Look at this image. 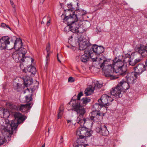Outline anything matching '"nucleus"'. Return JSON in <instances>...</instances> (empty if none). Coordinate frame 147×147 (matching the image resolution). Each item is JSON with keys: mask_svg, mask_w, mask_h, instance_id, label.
<instances>
[{"mask_svg": "<svg viewBox=\"0 0 147 147\" xmlns=\"http://www.w3.org/2000/svg\"><path fill=\"white\" fill-rule=\"evenodd\" d=\"M83 95V92H80L78 94L77 100H72L69 103V104L72 102V107L74 109V110L77 112L78 117L77 119V122L80 124L81 126H83L86 121V119L84 117V115L86 113L84 108L81 106L80 103L78 102V100H80V97Z\"/></svg>", "mask_w": 147, "mask_h": 147, "instance_id": "f257e3e1", "label": "nucleus"}, {"mask_svg": "<svg viewBox=\"0 0 147 147\" xmlns=\"http://www.w3.org/2000/svg\"><path fill=\"white\" fill-rule=\"evenodd\" d=\"M18 121L17 120L9 121L8 119H3L1 121V131L4 134H12L16 129Z\"/></svg>", "mask_w": 147, "mask_h": 147, "instance_id": "f03ea898", "label": "nucleus"}, {"mask_svg": "<svg viewBox=\"0 0 147 147\" xmlns=\"http://www.w3.org/2000/svg\"><path fill=\"white\" fill-rule=\"evenodd\" d=\"M108 69L109 70V72L110 73L118 74V75H120L122 76H124L127 74V69L126 66H123L122 67L117 68L115 69V67H113L111 65H108Z\"/></svg>", "mask_w": 147, "mask_h": 147, "instance_id": "7ed1b4c3", "label": "nucleus"}, {"mask_svg": "<svg viewBox=\"0 0 147 147\" xmlns=\"http://www.w3.org/2000/svg\"><path fill=\"white\" fill-rule=\"evenodd\" d=\"M90 57L92 59L93 61H97V58L93 57L88 49H87L84 51V54L81 56L80 60L82 62L85 63L89 60Z\"/></svg>", "mask_w": 147, "mask_h": 147, "instance_id": "20e7f679", "label": "nucleus"}, {"mask_svg": "<svg viewBox=\"0 0 147 147\" xmlns=\"http://www.w3.org/2000/svg\"><path fill=\"white\" fill-rule=\"evenodd\" d=\"M76 134L82 138L89 137L91 136L90 130L85 127H79L76 131Z\"/></svg>", "mask_w": 147, "mask_h": 147, "instance_id": "39448f33", "label": "nucleus"}, {"mask_svg": "<svg viewBox=\"0 0 147 147\" xmlns=\"http://www.w3.org/2000/svg\"><path fill=\"white\" fill-rule=\"evenodd\" d=\"M90 53L92 55L94 53L99 55L103 52L104 49L103 47L96 45H94L91 48H88V49Z\"/></svg>", "mask_w": 147, "mask_h": 147, "instance_id": "423d86ee", "label": "nucleus"}, {"mask_svg": "<svg viewBox=\"0 0 147 147\" xmlns=\"http://www.w3.org/2000/svg\"><path fill=\"white\" fill-rule=\"evenodd\" d=\"M63 22L70 25L76 21H78L77 15L73 14L69 16H65L63 19Z\"/></svg>", "mask_w": 147, "mask_h": 147, "instance_id": "0eeeda50", "label": "nucleus"}, {"mask_svg": "<svg viewBox=\"0 0 147 147\" xmlns=\"http://www.w3.org/2000/svg\"><path fill=\"white\" fill-rule=\"evenodd\" d=\"M22 56V54L20 53L18 51L13 52L12 55V57L15 61L20 63V67L21 65H23L22 63L24 61V59Z\"/></svg>", "mask_w": 147, "mask_h": 147, "instance_id": "6e6552de", "label": "nucleus"}, {"mask_svg": "<svg viewBox=\"0 0 147 147\" xmlns=\"http://www.w3.org/2000/svg\"><path fill=\"white\" fill-rule=\"evenodd\" d=\"M135 50L137 52L140 54L142 56H147V46L141 44L138 45L136 47Z\"/></svg>", "mask_w": 147, "mask_h": 147, "instance_id": "1a4fd4ad", "label": "nucleus"}, {"mask_svg": "<svg viewBox=\"0 0 147 147\" xmlns=\"http://www.w3.org/2000/svg\"><path fill=\"white\" fill-rule=\"evenodd\" d=\"M113 100V99L107 94H103L100 98V101H102V105L106 107L111 104V102Z\"/></svg>", "mask_w": 147, "mask_h": 147, "instance_id": "9d476101", "label": "nucleus"}, {"mask_svg": "<svg viewBox=\"0 0 147 147\" xmlns=\"http://www.w3.org/2000/svg\"><path fill=\"white\" fill-rule=\"evenodd\" d=\"M146 66L142 63H140L134 67L133 69L136 73V75H139L146 70Z\"/></svg>", "mask_w": 147, "mask_h": 147, "instance_id": "9b49d317", "label": "nucleus"}, {"mask_svg": "<svg viewBox=\"0 0 147 147\" xmlns=\"http://www.w3.org/2000/svg\"><path fill=\"white\" fill-rule=\"evenodd\" d=\"M9 38L8 36H5L0 38V49H5L9 45Z\"/></svg>", "mask_w": 147, "mask_h": 147, "instance_id": "f8f14e48", "label": "nucleus"}, {"mask_svg": "<svg viewBox=\"0 0 147 147\" xmlns=\"http://www.w3.org/2000/svg\"><path fill=\"white\" fill-rule=\"evenodd\" d=\"M137 78L136 73L133 72L127 74L125 77L126 81L130 84L136 82Z\"/></svg>", "mask_w": 147, "mask_h": 147, "instance_id": "ddd939ff", "label": "nucleus"}, {"mask_svg": "<svg viewBox=\"0 0 147 147\" xmlns=\"http://www.w3.org/2000/svg\"><path fill=\"white\" fill-rule=\"evenodd\" d=\"M9 44L7 46V47L6 49H11L14 48L16 50H19V49L22 47V40L20 38H17L14 42L13 47H9Z\"/></svg>", "mask_w": 147, "mask_h": 147, "instance_id": "4468645a", "label": "nucleus"}, {"mask_svg": "<svg viewBox=\"0 0 147 147\" xmlns=\"http://www.w3.org/2000/svg\"><path fill=\"white\" fill-rule=\"evenodd\" d=\"M121 88L119 86V85H118L116 88H113L112 90L111 91V95L113 96L120 97L122 96V95L121 94Z\"/></svg>", "mask_w": 147, "mask_h": 147, "instance_id": "2eb2a0df", "label": "nucleus"}, {"mask_svg": "<svg viewBox=\"0 0 147 147\" xmlns=\"http://www.w3.org/2000/svg\"><path fill=\"white\" fill-rule=\"evenodd\" d=\"M96 130L97 132L99 133L100 134L104 136H107L109 134L107 127L105 125L96 127Z\"/></svg>", "mask_w": 147, "mask_h": 147, "instance_id": "dca6fc26", "label": "nucleus"}, {"mask_svg": "<svg viewBox=\"0 0 147 147\" xmlns=\"http://www.w3.org/2000/svg\"><path fill=\"white\" fill-rule=\"evenodd\" d=\"M79 49L80 50H83L85 49L86 50L88 48H90L89 47L90 44L88 42L84 40H83L80 41L79 43Z\"/></svg>", "mask_w": 147, "mask_h": 147, "instance_id": "f3484780", "label": "nucleus"}, {"mask_svg": "<svg viewBox=\"0 0 147 147\" xmlns=\"http://www.w3.org/2000/svg\"><path fill=\"white\" fill-rule=\"evenodd\" d=\"M3 136H0V145H2L4 143L9 141L11 139V135H9L7 134H2Z\"/></svg>", "mask_w": 147, "mask_h": 147, "instance_id": "a211bd4d", "label": "nucleus"}, {"mask_svg": "<svg viewBox=\"0 0 147 147\" xmlns=\"http://www.w3.org/2000/svg\"><path fill=\"white\" fill-rule=\"evenodd\" d=\"M10 115L9 112L7 110H5L2 108H0V117L1 118H7Z\"/></svg>", "mask_w": 147, "mask_h": 147, "instance_id": "6ab92c4d", "label": "nucleus"}, {"mask_svg": "<svg viewBox=\"0 0 147 147\" xmlns=\"http://www.w3.org/2000/svg\"><path fill=\"white\" fill-rule=\"evenodd\" d=\"M24 84L26 87H28L32 85L33 81L32 78L28 76L24 78Z\"/></svg>", "mask_w": 147, "mask_h": 147, "instance_id": "aec40b11", "label": "nucleus"}, {"mask_svg": "<svg viewBox=\"0 0 147 147\" xmlns=\"http://www.w3.org/2000/svg\"><path fill=\"white\" fill-rule=\"evenodd\" d=\"M13 116L15 118L14 120H17L18 121L17 125L19 123V120H20L22 121H24L25 119L23 116L22 115L19 113L15 112L13 113Z\"/></svg>", "mask_w": 147, "mask_h": 147, "instance_id": "412c9836", "label": "nucleus"}, {"mask_svg": "<svg viewBox=\"0 0 147 147\" xmlns=\"http://www.w3.org/2000/svg\"><path fill=\"white\" fill-rule=\"evenodd\" d=\"M124 60L122 57H115L113 60V64L111 65L112 66V67H115L116 66V63L120 64L121 62H123Z\"/></svg>", "mask_w": 147, "mask_h": 147, "instance_id": "4be33fe9", "label": "nucleus"}, {"mask_svg": "<svg viewBox=\"0 0 147 147\" xmlns=\"http://www.w3.org/2000/svg\"><path fill=\"white\" fill-rule=\"evenodd\" d=\"M31 104L30 103H28L25 105H21L19 109L20 111L23 112H25L27 110V109L31 107L30 106Z\"/></svg>", "mask_w": 147, "mask_h": 147, "instance_id": "5701e85b", "label": "nucleus"}, {"mask_svg": "<svg viewBox=\"0 0 147 147\" xmlns=\"http://www.w3.org/2000/svg\"><path fill=\"white\" fill-rule=\"evenodd\" d=\"M70 26L71 28V31L73 33L76 32V30H77L78 28L79 27V23L77 21H76V22L72 23Z\"/></svg>", "mask_w": 147, "mask_h": 147, "instance_id": "b1692460", "label": "nucleus"}, {"mask_svg": "<svg viewBox=\"0 0 147 147\" xmlns=\"http://www.w3.org/2000/svg\"><path fill=\"white\" fill-rule=\"evenodd\" d=\"M129 83L127 81H122L120 82L119 86L122 88V90L123 89L124 90H127L129 88Z\"/></svg>", "mask_w": 147, "mask_h": 147, "instance_id": "393cba45", "label": "nucleus"}, {"mask_svg": "<svg viewBox=\"0 0 147 147\" xmlns=\"http://www.w3.org/2000/svg\"><path fill=\"white\" fill-rule=\"evenodd\" d=\"M84 138L82 137V136H79V138H78L76 141V143L77 144L76 145L78 146H85L84 143L85 141V140Z\"/></svg>", "mask_w": 147, "mask_h": 147, "instance_id": "a878e982", "label": "nucleus"}, {"mask_svg": "<svg viewBox=\"0 0 147 147\" xmlns=\"http://www.w3.org/2000/svg\"><path fill=\"white\" fill-rule=\"evenodd\" d=\"M94 90L92 86H89L85 90L84 92L86 96H88L91 94Z\"/></svg>", "mask_w": 147, "mask_h": 147, "instance_id": "bb28decb", "label": "nucleus"}, {"mask_svg": "<svg viewBox=\"0 0 147 147\" xmlns=\"http://www.w3.org/2000/svg\"><path fill=\"white\" fill-rule=\"evenodd\" d=\"M27 72H26V70L24 69L23 71L25 72V73L28 72L30 73L31 74H35L36 72V68L34 66H31L28 67L27 69Z\"/></svg>", "mask_w": 147, "mask_h": 147, "instance_id": "cd10ccee", "label": "nucleus"}, {"mask_svg": "<svg viewBox=\"0 0 147 147\" xmlns=\"http://www.w3.org/2000/svg\"><path fill=\"white\" fill-rule=\"evenodd\" d=\"M50 44L49 43L47 45L46 47V50L47 52V54L46 56V64L47 65V64L48 63V62L49 60L50 59V57H49V53H50L49 52L50 51Z\"/></svg>", "mask_w": 147, "mask_h": 147, "instance_id": "c85d7f7f", "label": "nucleus"}, {"mask_svg": "<svg viewBox=\"0 0 147 147\" xmlns=\"http://www.w3.org/2000/svg\"><path fill=\"white\" fill-rule=\"evenodd\" d=\"M141 61V59L140 58L136 59L134 60H128V62L129 65L132 66H134L137 64V63Z\"/></svg>", "mask_w": 147, "mask_h": 147, "instance_id": "c756f323", "label": "nucleus"}, {"mask_svg": "<svg viewBox=\"0 0 147 147\" xmlns=\"http://www.w3.org/2000/svg\"><path fill=\"white\" fill-rule=\"evenodd\" d=\"M100 60L99 61L100 63L102 62V63L100 65V67L102 68L105 66V65L108 64V63L109 61V59H100L98 58L97 59V61Z\"/></svg>", "mask_w": 147, "mask_h": 147, "instance_id": "7c9ffc66", "label": "nucleus"}, {"mask_svg": "<svg viewBox=\"0 0 147 147\" xmlns=\"http://www.w3.org/2000/svg\"><path fill=\"white\" fill-rule=\"evenodd\" d=\"M18 51H19L20 53H21L22 54V56L23 57L24 59L26 57H28L27 56H25V55L27 53V51L25 48L23 47H21Z\"/></svg>", "mask_w": 147, "mask_h": 147, "instance_id": "2f4dec72", "label": "nucleus"}, {"mask_svg": "<svg viewBox=\"0 0 147 147\" xmlns=\"http://www.w3.org/2000/svg\"><path fill=\"white\" fill-rule=\"evenodd\" d=\"M6 106L9 109H10L12 111L16 110L17 109V106L11 103H6Z\"/></svg>", "mask_w": 147, "mask_h": 147, "instance_id": "473e14b6", "label": "nucleus"}, {"mask_svg": "<svg viewBox=\"0 0 147 147\" xmlns=\"http://www.w3.org/2000/svg\"><path fill=\"white\" fill-rule=\"evenodd\" d=\"M64 112V107L63 105H61L59 107V112L58 114V118H61Z\"/></svg>", "mask_w": 147, "mask_h": 147, "instance_id": "72a5a7b5", "label": "nucleus"}, {"mask_svg": "<svg viewBox=\"0 0 147 147\" xmlns=\"http://www.w3.org/2000/svg\"><path fill=\"white\" fill-rule=\"evenodd\" d=\"M102 106L98 103L94 104L93 107V109L94 111L98 112L99 110L101 108Z\"/></svg>", "mask_w": 147, "mask_h": 147, "instance_id": "f704fd0d", "label": "nucleus"}, {"mask_svg": "<svg viewBox=\"0 0 147 147\" xmlns=\"http://www.w3.org/2000/svg\"><path fill=\"white\" fill-rule=\"evenodd\" d=\"M90 99L89 98L87 97L83 98L81 100L83 105H86L87 103L90 102Z\"/></svg>", "mask_w": 147, "mask_h": 147, "instance_id": "c9c22d12", "label": "nucleus"}, {"mask_svg": "<svg viewBox=\"0 0 147 147\" xmlns=\"http://www.w3.org/2000/svg\"><path fill=\"white\" fill-rule=\"evenodd\" d=\"M102 86V84H100L98 81H96L95 84L94 86L93 87L94 89L95 90L97 88H101Z\"/></svg>", "mask_w": 147, "mask_h": 147, "instance_id": "e433bc0d", "label": "nucleus"}, {"mask_svg": "<svg viewBox=\"0 0 147 147\" xmlns=\"http://www.w3.org/2000/svg\"><path fill=\"white\" fill-rule=\"evenodd\" d=\"M38 83H37L36 85H34V84H33L31 85V86L30 88V89L31 91L32 92H34L37 88V85H38Z\"/></svg>", "mask_w": 147, "mask_h": 147, "instance_id": "4c0bfd02", "label": "nucleus"}, {"mask_svg": "<svg viewBox=\"0 0 147 147\" xmlns=\"http://www.w3.org/2000/svg\"><path fill=\"white\" fill-rule=\"evenodd\" d=\"M84 30L83 29L82 27L79 26L77 30H76V32L77 33H83L84 32Z\"/></svg>", "mask_w": 147, "mask_h": 147, "instance_id": "58836bf2", "label": "nucleus"}, {"mask_svg": "<svg viewBox=\"0 0 147 147\" xmlns=\"http://www.w3.org/2000/svg\"><path fill=\"white\" fill-rule=\"evenodd\" d=\"M125 65H124V63L123 62H121V63L118 64L117 63H116V66L115 67V69H117V68L122 67L123 66H125Z\"/></svg>", "mask_w": 147, "mask_h": 147, "instance_id": "ea45409f", "label": "nucleus"}, {"mask_svg": "<svg viewBox=\"0 0 147 147\" xmlns=\"http://www.w3.org/2000/svg\"><path fill=\"white\" fill-rule=\"evenodd\" d=\"M13 88L15 89H17L20 87L19 84L15 82H13Z\"/></svg>", "mask_w": 147, "mask_h": 147, "instance_id": "a19ab883", "label": "nucleus"}, {"mask_svg": "<svg viewBox=\"0 0 147 147\" xmlns=\"http://www.w3.org/2000/svg\"><path fill=\"white\" fill-rule=\"evenodd\" d=\"M94 116L95 117V119L96 120V121H98V118L99 117V116L100 115V113L99 112H95L94 113Z\"/></svg>", "mask_w": 147, "mask_h": 147, "instance_id": "79ce46f5", "label": "nucleus"}, {"mask_svg": "<svg viewBox=\"0 0 147 147\" xmlns=\"http://www.w3.org/2000/svg\"><path fill=\"white\" fill-rule=\"evenodd\" d=\"M64 31L67 32L69 31H71V28L70 26L69 25L65 27L64 28Z\"/></svg>", "mask_w": 147, "mask_h": 147, "instance_id": "37998d69", "label": "nucleus"}, {"mask_svg": "<svg viewBox=\"0 0 147 147\" xmlns=\"http://www.w3.org/2000/svg\"><path fill=\"white\" fill-rule=\"evenodd\" d=\"M32 94H31V95L29 97L27 96H25V98H26V102H29L30 101H31L32 99Z\"/></svg>", "mask_w": 147, "mask_h": 147, "instance_id": "c03bdc74", "label": "nucleus"}, {"mask_svg": "<svg viewBox=\"0 0 147 147\" xmlns=\"http://www.w3.org/2000/svg\"><path fill=\"white\" fill-rule=\"evenodd\" d=\"M67 5L69 8L74 10L76 9L74 7L73 5L72 4V3H70L69 4H67Z\"/></svg>", "mask_w": 147, "mask_h": 147, "instance_id": "a18cd8bd", "label": "nucleus"}, {"mask_svg": "<svg viewBox=\"0 0 147 147\" xmlns=\"http://www.w3.org/2000/svg\"><path fill=\"white\" fill-rule=\"evenodd\" d=\"M68 81L69 82H74V80L73 78L72 77H70L68 78Z\"/></svg>", "mask_w": 147, "mask_h": 147, "instance_id": "49530a36", "label": "nucleus"}, {"mask_svg": "<svg viewBox=\"0 0 147 147\" xmlns=\"http://www.w3.org/2000/svg\"><path fill=\"white\" fill-rule=\"evenodd\" d=\"M125 57L126 58H128L129 59L128 60H128H131L130 58H131V56L129 54H126L125 55Z\"/></svg>", "mask_w": 147, "mask_h": 147, "instance_id": "de8ad7c7", "label": "nucleus"}, {"mask_svg": "<svg viewBox=\"0 0 147 147\" xmlns=\"http://www.w3.org/2000/svg\"><path fill=\"white\" fill-rule=\"evenodd\" d=\"M95 117L94 116H91L90 117V119L91 120L93 121H95L96 120V119L95 118Z\"/></svg>", "mask_w": 147, "mask_h": 147, "instance_id": "09e8293b", "label": "nucleus"}, {"mask_svg": "<svg viewBox=\"0 0 147 147\" xmlns=\"http://www.w3.org/2000/svg\"><path fill=\"white\" fill-rule=\"evenodd\" d=\"M100 98L98 100V104H99V105H100L102 106H103V105H102L103 104V103H102V101H100Z\"/></svg>", "mask_w": 147, "mask_h": 147, "instance_id": "8fccbe9b", "label": "nucleus"}, {"mask_svg": "<svg viewBox=\"0 0 147 147\" xmlns=\"http://www.w3.org/2000/svg\"><path fill=\"white\" fill-rule=\"evenodd\" d=\"M48 21L47 22V26H49V25H50V18H49V19L48 18Z\"/></svg>", "mask_w": 147, "mask_h": 147, "instance_id": "3c124183", "label": "nucleus"}, {"mask_svg": "<svg viewBox=\"0 0 147 147\" xmlns=\"http://www.w3.org/2000/svg\"><path fill=\"white\" fill-rule=\"evenodd\" d=\"M1 26L5 28L6 26V24H5L2 23L1 24Z\"/></svg>", "mask_w": 147, "mask_h": 147, "instance_id": "603ef678", "label": "nucleus"}, {"mask_svg": "<svg viewBox=\"0 0 147 147\" xmlns=\"http://www.w3.org/2000/svg\"><path fill=\"white\" fill-rule=\"evenodd\" d=\"M12 7L14 9V11H16V7H15V5H14V4H13V5H11Z\"/></svg>", "mask_w": 147, "mask_h": 147, "instance_id": "864d4df0", "label": "nucleus"}, {"mask_svg": "<svg viewBox=\"0 0 147 147\" xmlns=\"http://www.w3.org/2000/svg\"><path fill=\"white\" fill-rule=\"evenodd\" d=\"M112 76V75L110 74H105L106 76L107 77H110Z\"/></svg>", "mask_w": 147, "mask_h": 147, "instance_id": "5fc2aeb1", "label": "nucleus"}, {"mask_svg": "<svg viewBox=\"0 0 147 147\" xmlns=\"http://www.w3.org/2000/svg\"><path fill=\"white\" fill-rule=\"evenodd\" d=\"M67 123L71 124V120H67Z\"/></svg>", "mask_w": 147, "mask_h": 147, "instance_id": "6e6d98bb", "label": "nucleus"}, {"mask_svg": "<svg viewBox=\"0 0 147 147\" xmlns=\"http://www.w3.org/2000/svg\"><path fill=\"white\" fill-rule=\"evenodd\" d=\"M63 142V138L62 137H61L60 140V143H62Z\"/></svg>", "mask_w": 147, "mask_h": 147, "instance_id": "4d7b16f0", "label": "nucleus"}, {"mask_svg": "<svg viewBox=\"0 0 147 147\" xmlns=\"http://www.w3.org/2000/svg\"><path fill=\"white\" fill-rule=\"evenodd\" d=\"M57 60H58V61L59 62H60V63L61 62V61H60V60H59V58L58 57V54H57Z\"/></svg>", "mask_w": 147, "mask_h": 147, "instance_id": "13d9d810", "label": "nucleus"}, {"mask_svg": "<svg viewBox=\"0 0 147 147\" xmlns=\"http://www.w3.org/2000/svg\"><path fill=\"white\" fill-rule=\"evenodd\" d=\"M45 0H40V3L43 4Z\"/></svg>", "mask_w": 147, "mask_h": 147, "instance_id": "bf43d9fd", "label": "nucleus"}, {"mask_svg": "<svg viewBox=\"0 0 147 147\" xmlns=\"http://www.w3.org/2000/svg\"><path fill=\"white\" fill-rule=\"evenodd\" d=\"M74 147H86L85 146H78L77 145H76V146H74Z\"/></svg>", "mask_w": 147, "mask_h": 147, "instance_id": "052dcab7", "label": "nucleus"}, {"mask_svg": "<svg viewBox=\"0 0 147 147\" xmlns=\"http://www.w3.org/2000/svg\"><path fill=\"white\" fill-rule=\"evenodd\" d=\"M6 28H9L10 30H11V28L9 27L7 25H6V27H5Z\"/></svg>", "mask_w": 147, "mask_h": 147, "instance_id": "680f3d73", "label": "nucleus"}, {"mask_svg": "<svg viewBox=\"0 0 147 147\" xmlns=\"http://www.w3.org/2000/svg\"><path fill=\"white\" fill-rule=\"evenodd\" d=\"M10 1V3H11V5H13L14 4V3L13 2V1L12 0Z\"/></svg>", "mask_w": 147, "mask_h": 147, "instance_id": "e2e57ef3", "label": "nucleus"}, {"mask_svg": "<svg viewBox=\"0 0 147 147\" xmlns=\"http://www.w3.org/2000/svg\"><path fill=\"white\" fill-rule=\"evenodd\" d=\"M45 144L44 143L42 146L41 147H45Z\"/></svg>", "mask_w": 147, "mask_h": 147, "instance_id": "0e129e2a", "label": "nucleus"}, {"mask_svg": "<svg viewBox=\"0 0 147 147\" xmlns=\"http://www.w3.org/2000/svg\"><path fill=\"white\" fill-rule=\"evenodd\" d=\"M50 129H51V128H49L48 129V133H49V131H50Z\"/></svg>", "mask_w": 147, "mask_h": 147, "instance_id": "69168bd1", "label": "nucleus"}, {"mask_svg": "<svg viewBox=\"0 0 147 147\" xmlns=\"http://www.w3.org/2000/svg\"><path fill=\"white\" fill-rule=\"evenodd\" d=\"M146 65L147 67V60L146 62Z\"/></svg>", "mask_w": 147, "mask_h": 147, "instance_id": "338daca9", "label": "nucleus"}, {"mask_svg": "<svg viewBox=\"0 0 147 147\" xmlns=\"http://www.w3.org/2000/svg\"><path fill=\"white\" fill-rule=\"evenodd\" d=\"M41 24H44V22L43 21H42V22H41Z\"/></svg>", "mask_w": 147, "mask_h": 147, "instance_id": "774afa93", "label": "nucleus"}]
</instances>
